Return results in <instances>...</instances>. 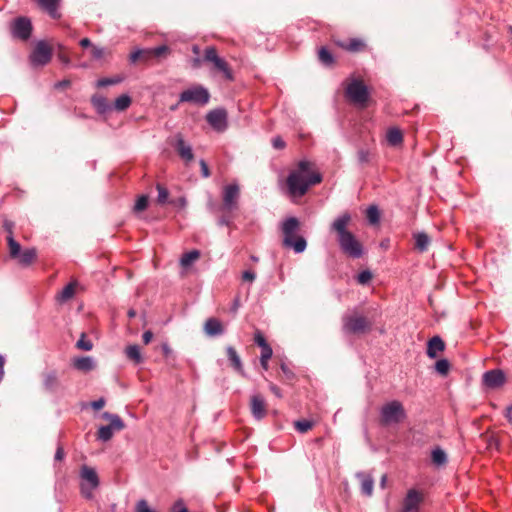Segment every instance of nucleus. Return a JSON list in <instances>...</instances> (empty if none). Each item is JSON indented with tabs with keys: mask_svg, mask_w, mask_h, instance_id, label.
Masks as SVG:
<instances>
[{
	"mask_svg": "<svg viewBox=\"0 0 512 512\" xmlns=\"http://www.w3.org/2000/svg\"><path fill=\"white\" fill-rule=\"evenodd\" d=\"M311 167V162L302 160L298 163L297 169L290 172L286 183L292 197H302L306 194L309 186L322 181L320 173L312 171Z\"/></svg>",
	"mask_w": 512,
	"mask_h": 512,
	"instance_id": "f257e3e1",
	"label": "nucleus"
},
{
	"mask_svg": "<svg viewBox=\"0 0 512 512\" xmlns=\"http://www.w3.org/2000/svg\"><path fill=\"white\" fill-rule=\"evenodd\" d=\"M350 222L351 215L345 212L333 221L331 231L336 233L337 241L344 254L352 258H360L362 256V245L354 234L348 230Z\"/></svg>",
	"mask_w": 512,
	"mask_h": 512,
	"instance_id": "f03ea898",
	"label": "nucleus"
},
{
	"mask_svg": "<svg viewBox=\"0 0 512 512\" xmlns=\"http://www.w3.org/2000/svg\"><path fill=\"white\" fill-rule=\"evenodd\" d=\"M299 231L300 222L296 217H289L282 224V244L296 253H302L307 246L306 240L299 235Z\"/></svg>",
	"mask_w": 512,
	"mask_h": 512,
	"instance_id": "7ed1b4c3",
	"label": "nucleus"
},
{
	"mask_svg": "<svg viewBox=\"0 0 512 512\" xmlns=\"http://www.w3.org/2000/svg\"><path fill=\"white\" fill-rule=\"evenodd\" d=\"M342 321V330L349 335H364L369 333L373 327V321L356 310L344 316Z\"/></svg>",
	"mask_w": 512,
	"mask_h": 512,
	"instance_id": "20e7f679",
	"label": "nucleus"
},
{
	"mask_svg": "<svg viewBox=\"0 0 512 512\" xmlns=\"http://www.w3.org/2000/svg\"><path fill=\"white\" fill-rule=\"evenodd\" d=\"M203 61L210 65L212 72L221 74L225 80L234 79L232 69L228 62L220 57L214 46H208L204 50Z\"/></svg>",
	"mask_w": 512,
	"mask_h": 512,
	"instance_id": "39448f33",
	"label": "nucleus"
},
{
	"mask_svg": "<svg viewBox=\"0 0 512 512\" xmlns=\"http://www.w3.org/2000/svg\"><path fill=\"white\" fill-rule=\"evenodd\" d=\"M406 418V412L403 404L398 400H393L382 406L380 412V423L383 426L401 423Z\"/></svg>",
	"mask_w": 512,
	"mask_h": 512,
	"instance_id": "423d86ee",
	"label": "nucleus"
},
{
	"mask_svg": "<svg viewBox=\"0 0 512 512\" xmlns=\"http://www.w3.org/2000/svg\"><path fill=\"white\" fill-rule=\"evenodd\" d=\"M53 56V47L45 40L38 41L30 56L29 61L33 67H43L47 65Z\"/></svg>",
	"mask_w": 512,
	"mask_h": 512,
	"instance_id": "0eeeda50",
	"label": "nucleus"
},
{
	"mask_svg": "<svg viewBox=\"0 0 512 512\" xmlns=\"http://www.w3.org/2000/svg\"><path fill=\"white\" fill-rule=\"evenodd\" d=\"M346 97L352 103L365 107L369 93L364 82L358 79L352 80L346 88Z\"/></svg>",
	"mask_w": 512,
	"mask_h": 512,
	"instance_id": "6e6552de",
	"label": "nucleus"
},
{
	"mask_svg": "<svg viewBox=\"0 0 512 512\" xmlns=\"http://www.w3.org/2000/svg\"><path fill=\"white\" fill-rule=\"evenodd\" d=\"M210 94L207 89L197 85L180 94L179 102H190L198 105H205L208 103Z\"/></svg>",
	"mask_w": 512,
	"mask_h": 512,
	"instance_id": "1a4fd4ad",
	"label": "nucleus"
},
{
	"mask_svg": "<svg viewBox=\"0 0 512 512\" xmlns=\"http://www.w3.org/2000/svg\"><path fill=\"white\" fill-rule=\"evenodd\" d=\"M32 29V23L27 17H17L10 26L12 36L22 41H27L31 37Z\"/></svg>",
	"mask_w": 512,
	"mask_h": 512,
	"instance_id": "9d476101",
	"label": "nucleus"
},
{
	"mask_svg": "<svg viewBox=\"0 0 512 512\" xmlns=\"http://www.w3.org/2000/svg\"><path fill=\"white\" fill-rule=\"evenodd\" d=\"M80 476L82 480L86 481L89 484V489L85 484H82L81 490L82 494L86 498H90L92 496V490L97 488L99 485V478L97 472L94 468L89 467L87 465H83L81 467Z\"/></svg>",
	"mask_w": 512,
	"mask_h": 512,
	"instance_id": "9b49d317",
	"label": "nucleus"
},
{
	"mask_svg": "<svg viewBox=\"0 0 512 512\" xmlns=\"http://www.w3.org/2000/svg\"><path fill=\"white\" fill-rule=\"evenodd\" d=\"M240 189L236 184L227 185L223 192L222 209L230 212L237 208V200L239 198Z\"/></svg>",
	"mask_w": 512,
	"mask_h": 512,
	"instance_id": "f8f14e48",
	"label": "nucleus"
},
{
	"mask_svg": "<svg viewBox=\"0 0 512 512\" xmlns=\"http://www.w3.org/2000/svg\"><path fill=\"white\" fill-rule=\"evenodd\" d=\"M423 495L415 489H410L403 500L401 512H419Z\"/></svg>",
	"mask_w": 512,
	"mask_h": 512,
	"instance_id": "ddd939ff",
	"label": "nucleus"
},
{
	"mask_svg": "<svg viewBox=\"0 0 512 512\" xmlns=\"http://www.w3.org/2000/svg\"><path fill=\"white\" fill-rule=\"evenodd\" d=\"M206 120L218 132H223L227 127V113L224 109L210 111Z\"/></svg>",
	"mask_w": 512,
	"mask_h": 512,
	"instance_id": "4468645a",
	"label": "nucleus"
},
{
	"mask_svg": "<svg viewBox=\"0 0 512 512\" xmlns=\"http://www.w3.org/2000/svg\"><path fill=\"white\" fill-rule=\"evenodd\" d=\"M334 43L351 53H359L366 49V43L359 38H350L347 40L334 39Z\"/></svg>",
	"mask_w": 512,
	"mask_h": 512,
	"instance_id": "2eb2a0df",
	"label": "nucleus"
},
{
	"mask_svg": "<svg viewBox=\"0 0 512 512\" xmlns=\"http://www.w3.org/2000/svg\"><path fill=\"white\" fill-rule=\"evenodd\" d=\"M505 382L504 373L501 370H490L484 373L483 383L489 388H498Z\"/></svg>",
	"mask_w": 512,
	"mask_h": 512,
	"instance_id": "dca6fc26",
	"label": "nucleus"
},
{
	"mask_svg": "<svg viewBox=\"0 0 512 512\" xmlns=\"http://www.w3.org/2000/svg\"><path fill=\"white\" fill-rule=\"evenodd\" d=\"M143 53H152L154 58L166 57L170 53V48L166 45H161L156 48L137 50L130 55L131 62H136L140 59Z\"/></svg>",
	"mask_w": 512,
	"mask_h": 512,
	"instance_id": "f3484780",
	"label": "nucleus"
},
{
	"mask_svg": "<svg viewBox=\"0 0 512 512\" xmlns=\"http://www.w3.org/2000/svg\"><path fill=\"white\" fill-rule=\"evenodd\" d=\"M356 478L360 482L361 493L367 497H371L373 494V488H374L373 477L368 473L358 472L356 474Z\"/></svg>",
	"mask_w": 512,
	"mask_h": 512,
	"instance_id": "a211bd4d",
	"label": "nucleus"
},
{
	"mask_svg": "<svg viewBox=\"0 0 512 512\" xmlns=\"http://www.w3.org/2000/svg\"><path fill=\"white\" fill-rule=\"evenodd\" d=\"M204 332L208 336H218L224 332L222 323L216 318H209L204 324Z\"/></svg>",
	"mask_w": 512,
	"mask_h": 512,
	"instance_id": "6ab92c4d",
	"label": "nucleus"
},
{
	"mask_svg": "<svg viewBox=\"0 0 512 512\" xmlns=\"http://www.w3.org/2000/svg\"><path fill=\"white\" fill-rule=\"evenodd\" d=\"M72 365L81 372H89L95 368L94 361L90 356H82L73 359Z\"/></svg>",
	"mask_w": 512,
	"mask_h": 512,
	"instance_id": "aec40b11",
	"label": "nucleus"
},
{
	"mask_svg": "<svg viewBox=\"0 0 512 512\" xmlns=\"http://www.w3.org/2000/svg\"><path fill=\"white\" fill-rule=\"evenodd\" d=\"M445 349V343L439 336H434L428 342L427 355L430 358H436L437 353Z\"/></svg>",
	"mask_w": 512,
	"mask_h": 512,
	"instance_id": "412c9836",
	"label": "nucleus"
},
{
	"mask_svg": "<svg viewBox=\"0 0 512 512\" xmlns=\"http://www.w3.org/2000/svg\"><path fill=\"white\" fill-rule=\"evenodd\" d=\"M176 150L179 156L185 161L193 160L194 156L192 153L191 146L186 144L181 136L177 137Z\"/></svg>",
	"mask_w": 512,
	"mask_h": 512,
	"instance_id": "4be33fe9",
	"label": "nucleus"
},
{
	"mask_svg": "<svg viewBox=\"0 0 512 512\" xmlns=\"http://www.w3.org/2000/svg\"><path fill=\"white\" fill-rule=\"evenodd\" d=\"M43 384L46 390L56 391L60 387V381L55 371L47 372L43 375Z\"/></svg>",
	"mask_w": 512,
	"mask_h": 512,
	"instance_id": "5701e85b",
	"label": "nucleus"
},
{
	"mask_svg": "<svg viewBox=\"0 0 512 512\" xmlns=\"http://www.w3.org/2000/svg\"><path fill=\"white\" fill-rule=\"evenodd\" d=\"M78 282L76 280L70 282L65 286L57 295V300L60 302H67L75 296Z\"/></svg>",
	"mask_w": 512,
	"mask_h": 512,
	"instance_id": "b1692460",
	"label": "nucleus"
},
{
	"mask_svg": "<svg viewBox=\"0 0 512 512\" xmlns=\"http://www.w3.org/2000/svg\"><path fill=\"white\" fill-rule=\"evenodd\" d=\"M38 3L52 18L57 19L60 17L58 12L60 0H38Z\"/></svg>",
	"mask_w": 512,
	"mask_h": 512,
	"instance_id": "393cba45",
	"label": "nucleus"
},
{
	"mask_svg": "<svg viewBox=\"0 0 512 512\" xmlns=\"http://www.w3.org/2000/svg\"><path fill=\"white\" fill-rule=\"evenodd\" d=\"M415 238V248L420 252H425L430 243L431 239L425 232H419L414 235Z\"/></svg>",
	"mask_w": 512,
	"mask_h": 512,
	"instance_id": "a878e982",
	"label": "nucleus"
},
{
	"mask_svg": "<svg viewBox=\"0 0 512 512\" xmlns=\"http://www.w3.org/2000/svg\"><path fill=\"white\" fill-rule=\"evenodd\" d=\"M36 257H37L36 249L30 248V249H26L23 252H21L16 259H18V261L21 265L28 266L36 260Z\"/></svg>",
	"mask_w": 512,
	"mask_h": 512,
	"instance_id": "bb28decb",
	"label": "nucleus"
},
{
	"mask_svg": "<svg viewBox=\"0 0 512 512\" xmlns=\"http://www.w3.org/2000/svg\"><path fill=\"white\" fill-rule=\"evenodd\" d=\"M102 418L107 420V421H109V425H111V427H114V429L116 431H121V430H123L125 428L124 422L116 414H111L109 412H104L102 414Z\"/></svg>",
	"mask_w": 512,
	"mask_h": 512,
	"instance_id": "cd10ccee",
	"label": "nucleus"
},
{
	"mask_svg": "<svg viewBox=\"0 0 512 512\" xmlns=\"http://www.w3.org/2000/svg\"><path fill=\"white\" fill-rule=\"evenodd\" d=\"M226 352H227V357L230 361V365L237 372H242V364H241L240 356L238 355L236 350L233 347L229 346V347H227Z\"/></svg>",
	"mask_w": 512,
	"mask_h": 512,
	"instance_id": "c85d7f7f",
	"label": "nucleus"
},
{
	"mask_svg": "<svg viewBox=\"0 0 512 512\" xmlns=\"http://www.w3.org/2000/svg\"><path fill=\"white\" fill-rule=\"evenodd\" d=\"M258 347L261 349V360H269L272 357V348L260 333H258Z\"/></svg>",
	"mask_w": 512,
	"mask_h": 512,
	"instance_id": "c756f323",
	"label": "nucleus"
},
{
	"mask_svg": "<svg viewBox=\"0 0 512 512\" xmlns=\"http://www.w3.org/2000/svg\"><path fill=\"white\" fill-rule=\"evenodd\" d=\"M387 141L392 146H398L403 141V134L398 128H390L387 132Z\"/></svg>",
	"mask_w": 512,
	"mask_h": 512,
	"instance_id": "7c9ffc66",
	"label": "nucleus"
},
{
	"mask_svg": "<svg viewBox=\"0 0 512 512\" xmlns=\"http://www.w3.org/2000/svg\"><path fill=\"white\" fill-rule=\"evenodd\" d=\"M200 258V252L198 250H192L190 252L184 253L180 259V264L182 267L187 268L191 266L195 261Z\"/></svg>",
	"mask_w": 512,
	"mask_h": 512,
	"instance_id": "2f4dec72",
	"label": "nucleus"
},
{
	"mask_svg": "<svg viewBox=\"0 0 512 512\" xmlns=\"http://www.w3.org/2000/svg\"><path fill=\"white\" fill-rule=\"evenodd\" d=\"M318 59L325 66H333L335 63L334 57L329 50L321 47L318 51Z\"/></svg>",
	"mask_w": 512,
	"mask_h": 512,
	"instance_id": "473e14b6",
	"label": "nucleus"
},
{
	"mask_svg": "<svg viewBox=\"0 0 512 512\" xmlns=\"http://www.w3.org/2000/svg\"><path fill=\"white\" fill-rule=\"evenodd\" d=\"M126 356L136 364L142 362V355L140 352V348L137 345H130L125 350Z\"/></svg>",
	"mask_w": 512,
	"mask_h": 512,
	"instance_id": "72a5a7b5",
	"label": "nucleus"
},
{
	"mask_svg": "<svg viewBox=\"0 0 512 512\" xmlns=\"http://www.w3.org/2000/svg\"><path fill=\"white\" fill-rule=\"evenodd\" d=\"M116 430L111 425L101 426L97 432V438L101 441L107 442L113 437Z\"/></svg>",
	"mask_w": 512,
	"mask_h": 512,
	"instance_id": "f704fd0d",
	"label": "nucleus"
},
{
	"mask_svg": "<svg viewBox=\"0 0 512 512\" xmlns=\"http://www.w3.org/2000/svg\"><path fill=\"white\" fill-rule=\"evenodd\" d=\"M7 243L9 247L10 257L16 259L21 253L20 244L14 239L13 236H7Z\"/></svg>",
	"mask_w": 512,
	"mask_h": 512,
	"instance_id": "c9c22d12",
	"label": "nucleus"
},
{
	"mask_svg": "<svg viewBox=\"0 0 512 512\" xmlns=\"http://www.w3.org/2000/svg\"><path fill=\"white\" fill-rule=\"evenodd\" d=\"M432 462L437 466H442L447 462V455L441 448L432 451Z\"/></svg>",
	"mask_w": 512,
	"mask_h": 512,
	"instance_id": "e433bc0d",
	"label": "nucleus"
},
{
	"mask_svg": "<svg viewBox=\"0 0 512 512\" xmlns=\"http://www.w3.org/2000/svg\"><path fill=\"white\" fill-rule=\"evenodd\" d=\"M92 104L99 112H105L109 108L108 101L103 96L95 95L91 99Z\"/></svg>",
	"mask_w": 512,
	"mask_h": 512,
	"instance_id": "4c0bfd02",
	"label": "nucleus"
},
{
	"mask_svg": "<svg viewBox=\"0 0 512 512\" xmlns=\"http://www.w3.org/2000/svg\"><path fill=\"white\" fill-rule=\"evenodd\" d=\"M131 104V98L128 95L119 96L114 102V108L117 111L126 110Z\"/></svg>",
	"mask_w": 512,
	"mask_h": 512,
	"instance_id": "58836bf2",
	"label": "nucleus"
},
{
	"mask_svg": "<svg viewBox=\"0 0 512 512\" xmlns=\"http://www.w3.org/2000/svg\"><path fill=\"white\" fill-rule=\"evenodd\" d=\"M156 189L158 191L157 203L160 205H164L166 203H170L169 199V191L161 184L156 185Z\"/></svg>",
	"mask_w": 512,
	"mask_h": 512,
	"instance_id": "ea45409f",
	"label": "nucleus"
},
{
	"mask_svg": "<svg viewBox=\"0 0 512 512\" xmlns=\"http://www.w3.org/2000/svg\"><path fill=\"white\" fill-rule=\"evenodd\" d=\"M76 348L83 351H90L93 348V344L87 339L86 334L81 333L80 339L76 342Z\"/></svg>",
	"mask_w": 512,
	"mask_h": 512,
	"instance_id": "a19ab883",
	"label": "nucleus"
},
{
	"mask_svg": "<svg viewBox=\"0 0 512 512\" xmlns=\"http://www.w3.org/2000/svg\"><path fill=\"white\" fill-rule=\"evenodd\" d=\"M313 425L314 423L312 421L306 419L299 420L294 423L296 430L301 433L308 432L309 430L312 429Z\"/></svg>",
	"mask_w": 512,
	"mask_h": 512,
	"instance_id": "79ce46f5",
	"label": "nucleus"
},
{
	"mask_svg": "<svg viewBox=\"0 0 512 512\" xmlns=\"http://www.w3.org/2000/svg\"><path fill=\"white\" fill-rule=\"evenodd\" d=\"M435 369L440 375L446 376L449 372L450 364L448 360L440 359L436 362Z\"/></svg>",
	"mask_w": 512,
	"mask_h": 512,
	"instance_id": "37998d69",
	"label": "nucleus"
},
{
	"mask_svg": "<svg viewBox=\"0 0 512 512\" xmlns=\"http://www.w3.org/2000/svg\"><path fill=\"white\" fill-rule=\"evenodd\" d=\"M366 216L370 223L376 224L379 222L380 213L376 206H370L366 211Z\"/></svg>",
	"mask_w": 512,
	"mask_h": 512,
	"instance_id": "c03bdc74",
	"label": "nucleus"
},
{
	"mask_svg": "<svg viewBox=\"0 0 512 512\" xmlns=\"http://www.w3.org/2000/svg\"><path fill=\"white\" fill-rule=\"evenodd\" d=\"M372 158V154L369 150L366 149H360L357 152V160L360 164H368L370 163Z\"/></svg>",
	"mask_w": 512,
	"mask_h": 512,
	"instance_id": "a18cd8bd",
	"label": "nucleus"
},
{
	"mask_svg": "<svg viewBox=\"0 0 512 512\" xmlns=\"http://www.w3.org/2000/svg\"><path fill=\"white\" fill-rule=\"evenodd\" d=\"M147 206H148V196L142 195L137 199V201L134 205V211L142 212L147 208Z\"/></svg>",
	"mask_w": 512,
	"mask_h": 512,
	"instance_id": "49530a36",
	"label": "nucleus"
},
{
	"mask_svg": "<svg viewBox=\"0 0 512 512\" xmlns=\"http://www.w3.org/2000/svg\"><path fill=\"white\" fill-rule=\"evenodd\" d=\"M122 81L121 77H114V78H102L98 80L97 87H106L108 85H115Z\"/></svg>",
	"mask_w": 512,
	"mask_h": 512,
	"instance_id": "de8ad7c7",
	"label": "nucleus"
},
{
	"mask_svg": "<svg viewBox=\"0 0 512 512\" xmlns=\"http://www.w3.org/2000/svg\"><path fill=\"white\" fill-rule=\"evenodd\" d=\"M135 512H157V511L150 508L148 505V502L146 500L142 499L136 503Z\"/></svg>",
	"mask_w": 512,
	"mask_h": 512,
	"instance_id": "09e8293b",
	"label": "nucleus"
},
{
	"mask_svg": "<svg viewBox=\"0 0 512 512\" xmlns=\"http://www.w3.org/2000/svg\"><path fill=\"white\" fill-rule=\"evenodd\" d=\"M371 279H372V274L368 270L362 271L357 277L358 283H360L362 285L367 284Z\"/></svg>",
	"mask_w": 512,
	"mask_h": 512,
	"instance_id": "8fccbe9b",
	"label": "nucleus"
},
{
	"mask_svg": "<svg viewBox=\"0 0 512 512\" xmlns=\"http://www.w3.org/2000/svg\"><path fill=\"white\" fill-rule=\"evenodd\" d=\"M106 51L104 48L93 45L91 48V54L93 58L100 59L105 55Z\"/></svg>",
	"mask_w": 512,
	"mask_h": 512,
	"instance_id": "3c124183",
	"label": "nucleus"
},
{
	"mask_svg": "<svg viewBox=\"0 0 512 512\" xmlns=\"http://www.w3.org/2000/svg\"><path fill=\"white\" fill-rule=\"evenodd\" d=\"M170 203L176 207L185 208L187 205V200L185 197L181 196V197H178L177 199L171 200Z\"/></svg>",
	"mask_w": 512,
	"mask_h": 512,
	"instance_id": "603ef678",
	"label": "nucleus"
},
{
	"mask_svg": "<svg viewBox=\"0 0 512 512\" xmlns=\"http://www.w3.org/2000/svg\"><path fill=\"white\" fill-rule=\"evenodd\" d=\"M3 228L8 233V236H13L14 223L10 220H4Z\"/></svg>",
	"mask_w": 512,
	"mask_h": 512,
	"instance_id": "864d4df0",
	"label": "nucleus"
},
{
	"mask_svg": "<svg viewBox=\"0 0 512 512\" xmlns=\"http://www.w3.org/2000/svg\"><path fill=\"white\" fill-rule=\"evenodd\" d=\"M200 167H201V172H202V176L204 178H208L210 176V170H209V167L207 165V163L205 162V160H200Z\"/></svg>",
	"mask_w": 512,
	"mask_h": 512,
	"instance_id": "5fc2aeb1",
	"label": "nucleus"
},
{
	"mask_svg": "<svg viewBox=\"0 0 512 512\" xmlns=\"http://www.w3.org/2000/svg\"><path fill=\"white\" fill-rule=\"evenodd\" d=\"M174 512H188V509L184 506L181 500L177 501L173 506Z\"/></svg>",
	"mask_w": 512,
	"mask_h": 512,
	"instance_id": "6e6d98bb",
	"label": "nucleus"
},
{
	"mask_svg": "<svg viewBox=\"0 0 512 512\" xmlns=\"http://www.w3.org/2000/svg\"><path fill=\"white\" fill-rule=\"evenodd\" d=\"M59 49H60V51L58 53V57H59L60 61L65 64H68L70 62V59H69L68 55L63 51L64 48L60 45Z\"/></svg>",
	"mask_w": 512,
	"mask_h": 512,
	"instance_id": "4d7b16f0",
	"label": "nucleus"
},
{
	"mask_svg": "<svg viewBox=\"0 0 512 512\" xmlns=\"http://www.w3.org/2000/svg\"><path fill=\"white\" fill-rule=\"evenodd\" d=\"M104 405H105V400L103 398H100L96 401L91 402V407L94 410H100L104 407Z\"/></svg>",
	"mask_w": 512,
	"mask_h": 512,
	"instance_id": "13d9d810",
	"label": "nucleus"
},
{
	"mask_svg": "<svg viewBox=\"0 0 512 512\" xmlns=\"http://www.w3.org/2000/svg\"><path fill=\"white\" fill-rule=\"evenodd\" d=\"M272 144L276 149H283L285 147V142L280 137L273 139Z\"/></svg>",
	"mask_w": 512,
	"mask_h": 512,
	"instance_id": "bf43d9fd",
	"label": "nucleus"
},
{
	"mask_svg": "<svg viewBox=\"0 0 512 512\" xmlns=\"http://www.w3.org/2000/svg\"><path fill=\"white\" fill-rule=\"evenodd\" d=\"M255 279V275L252 271H245L242 275V280L243 281H248V282H253V280Z\"/></svg>",
	"mask_w": 512,
	"mask_h": 512,
	"instance_id": "052dcab7",
	"label": "nucleus"
},
{
	"mask_svg": "<svg viewBox=\"0 0 512 512\" xmlns=\"http://www.w3.org/2000/svg\"><path fill=\"white\" fill-rule=\"evenodd\" d=\"M152 338H153V333L150 330L145 331L142 335L143 342L146 345L151 342Z\"/></svg>",
	"mask_w": 512,
	"mask_h": 512,
	"instance_id": "680f3d73",
	"label": "nucleus"
},
{
	"mask_svg": "<svg viewBox=\"0 0 512 512\" xmlns=\"http://www.w3.org/2000/svg\"><path fill=\"white\" fill-rule=\"evenodd\" d=\"M65 457V452L62 446H58L55 453V460L61 461Z\"/></svg>",
	"mask_w": 512,
	"mask_h": 512,
	"instance_id": "e2e57ef3",
	"label": "nucleus"
},
{
	"mask_svg": "<svg viewBox=\"0 0 512 512\" xmlns=\"http://www.w3.org/2000/svg\"><path fill=\"white\" fill-rule=\"evenodd\" d=\"M264 414H265L264 402L258 397V418L262 417Z\"/></svg>",
	"mask_w": 512,
	"mask_h": 512,
	"instance_id": "0e129e2a",
	"label": "nucleus"
},
{
	"mask_svg": "<svg viewBox=\"0 0 512 512\" xmlns=\"http://www.w3.org/2000/svg\"><path fill=\"white\" fill-rule=\"evenodd\" d=\"M202 62H204L203 59H200L198 57L193 58L192 61H191L192 67L195 68V69H198V68L201 67Z\"/></svg>",
	"mask_w": 512,
	"mask_h": 512,
	"instance_id": "69168bd1",
	"label": "nucleus"
},
{
	"mask_svg": "<svg viewBox=\"0 0 512 512\" xmlns=\"http://www.w3.org/2000/svg\"><path fill=\"white\" fill-rule=\"evenodd\" d=\"M250 409L253 415H256V396H252L250 399Z\"/></svg>",
	"mask_w": 512,
	"mask_h": 512,
	"instance_id": "338daca9",
	"label": "nucleus"
},
{
	"mask_svg": "<svg viewBox=\"0 0 512 512\" xmlns=\"http://www.w3.org/2000/svg\"><path fill=\"white\" fill-rule=\"evenodd\" d=\"M505 416H506V418L508 419V421H509L510 423H512V406H508V407L506 408Z\"/></svg>",
	"mask_w": 512,
	"mask_h": 512,
	"instance_id": "774afa93",
	"label": "nucleus"
}]
</instances>
